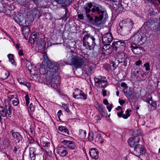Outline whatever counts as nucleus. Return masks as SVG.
<instances>
[{"label": "nucleus", "instance_id": "obj_1", "mask_svg": "<svg viewBox=\"0 0 160 160\" xmlns=\"http://www.w3.org/2000/svg\"><path fill=\"white\" fill-rule=\"evenodd\" d=\"M43 60L39 67V71L41 74L45 76V83L56 89L60 86L57 80L59 68L57 65V63L52 62L49 59L46 53H43Z\"/></svg>", "mask_w": 160, "mask_h": 160}, {"label": "nucleus", "instance_id": "obj_2", "mask_svg": "<svg viewBox=\"0 0 160 160\" xmlns=\"http://www.w3.org/2000/svg\"><path fill=\"white\" fill-rule=\"evenodd\" d=\"M86 59L83 58L72 54L66 62L67 64L72 65L75 68H83L86 63Z\"/></svg>", "mask_w": 160, "mask_h": 160}, {"label": "nucleus", "instance_id": "obj_3", "mask_svg": "<svg viewBox=\"0 0 160 160\" xmlns=\"http://www.w3.org/2000/svg\"><path fill=\"white\" fill-rule=\"evenodd\" d=\"M92 12H95L99 14V16H95L94 22L96 25L98 26L100 24L103 18L106 19L108 18V14L106 11L102 6L98 5L93 7L92 10Z\"/></svg>", "mask_w": 160, "mask_h": 160}, {"label": "nucleus", "instance_id": "obj_4", "mask_svg": "<svg viewBox=\"0 0 160 160\" xmlns=\"http://www.w3.org/2000/svg\"><path fill=\"white\" fill-rule=\"evenodd\" d=\"M140 138L139 135L134 136L129 138L128 140V144L131 147L134 148V154L139 157L140 153Z\"/></svg>", "mask_w": 160, "mask_h": 160}, {"label": "nucleus", "instance_id": "obj_5", "mask_svg": "<svg viewBox=\"0 0 160 160\" xmlns=\"http://www.w3.org/2000/svg\"><path fill=\"white\" fill-rule=\"evenodd\" d=\"M113 37L111 32H108L105 34L102 37V41L104 44L103 48V51H108L107 52L108 53L111 52V49L110 43L113 40Z\"/></svg>", "mask_w": 160, "mask_h": 160}, {"label": "nucleus", "instance_id": "obj_6", "mask_svg": "<svg viewBox=\"0 0 160 160\" xmlns=\"http://www.w3.org/2000/svg\"><path fill=\"white\" fill-rule=\"evenodd\" d=\"M95 39L93 37L89 35H85L83 38V46L88 50L92 49L96 45Z\"/></svg>", "mask_w": 160, "mask_h": 160}, {"label": "nucleus", "instance_id": "obj_7", "mask_svg": "<svg viewBox=\"0 0 160 160\" xmlns=\"http://www.w3.org/2000/svg\"><path fill=\"white\" fill-rule=\"evenodd\" d=\"M5 107L3 106H0V113L2 116L4 117H6L7 114L8 116L11 114V105L10 104V102L8 100L5 101Z\"/></svg>", "mask_w": 160, "mask_h": 160}, {"label": "nucleus", "instance_id": "obj_8", "mask_svg": "<svg viewBox=\"0 0 160 160\" xmlns=\"http://www.w3.org/2000/svg\"><path fill=\"white\" fill-rule=\"evenodd\" d=\"M95 85L99 88H105L107 84V82L105 77L99 76L94 79Z\"/></svg>", "mask_w": 160, "mask_h": 160}, {"label": "nucleus", "instance_id": "obj_9", "mask_svg": "<svg viewBox=\"0 0 160 160\" xmlns=\"http://www.w3.org/2000/svg\"><path fill=\"white\" fill-rule=\"evenodd\" d=\"M125 43L122 40H120L114 42L112 43V47L113 49L117 51H120V50L125 51Z\"/></svg>", "mask_w": 160, "mask_h": 160}, {"label": "nucleus", "instance_id": "obj_10", "mask_svg": "<svg viewBox=\"0 0 160 160\" xmlns=\"http://www.w3.org/2000/svg\"><path fill=\"white\" fill-rule=\"evenodd\" d=\"M73 96L74 98L86 100L87 99V95L82 90L78 88L73 90Z\"/></svg>", "mask_w": 160, "mask_h": 160}, {"label": "nucleus", "instance_id": "obj_11", "mask_svg": "<svg viewBox=\"0 0 160 160\" xmlns=\"http://www.w3.org/2000/svg\"><path fill=\"white\" fill-rule=\"evenodd\" d=\"M115 57L116 59H117L119 63H121L127 57L124 51L122 50H120V51H117Z\"/></svg>", "mask_w": 160, "mask_h": 160}, {"label": "nucleus", "instance_id": "obj_12", "mask_svg": "<svg viewBox=\"0 0 160 160\" xmlns=\"http://www.w3.org/2000/svg\"><path fill=\"white\" fill-rule=\"evenodd\" d=\"M93 69L92 63L86 64V63L82 68V70L83 72H85L86 74L88 75L93 72Z\"/></svg>", "mask_w": 160, "mask_h": 160}, {"label": "nucleus", "instance_id": "obj_13", "mask_svg": "<svg viewBox=\"0 0 160 160\" xmlns=\"http://www.w3.org/2000/svg\"><path fill=\"white\" fill-rule=\"evenodd\" d=\"M61 143L66 145L69 148L71 149H74L76 147V145L74 142L63 140L61 142Z\"/></svg>", "mask_w": 160, "mask_h": 160}, {"label": "nucleus", "instance_id": "obj_14", "mask_svg": "<svg viewBox=\"0 0 160 160\" xmlns=\"http://www.w3.org/2000/svg\"><path fill=\"white\" fill-rule=\"evenodd\" d=\"M31 14L28 13L26 16V18H27V21H32L34 20V18L39 14V11L37 10H33L31 11Z\"/></svg>", "mask_w": 160, "mask_h": 160}, {"label": "nucleus", "instance_id": "obj_15", "mask_svg": "<svg viewBox=\"0 0 160 160\" xmlns=\"http://www.w3.org/2000/svg\"><path fill=\"white\" fill-rule=\"evenodd\" d=\"M90 156L93 158L96 159L98 157L99 152L98 150L95 148H92L89 150Z\"/></svg>", "mask_w": 160, "mask_h": 160}, {"label": "nucleus", "instance_id": "obj_16", "mask_svg": "<svg viewBox=\"0 0 160 160\" xmlns=\"http://www.w3.org/2000/svg\"><path fill=\"white\" fill-rule=\"evenodd\" d=\"M133 25V23L132 20L128 19L127 24L124 25L123 27V30H125L128 31H130L132 29Z\"/></svg>", "mask_w": 160, "mask_h": 160}, {"label": "nucleus", "instance_id": "obj_17", "mask_svg": "<svg viewBox=\"0 0 160 160\" xmlns=\"http://www.w3.org/2000/svg\"><path fill=\"white\" fill-rule=\"evenodd\" d=\"M123 92L125 95L129 98L132 96L133 94V92L130 87L124 88Z\"/></svg>", "mask_w": 160, "mask_h": 160}, {"label": "nucleus", "instance_id": "obj_18", "mask_svg": "<svg viewBox=\"0 0 160 160\" xmlns=\"http://www.w3.org/2000/svg\"><path fill=\"white\" fill-rule=\"evenodd\" d=\"M57 152L60 156L62 157L66 156L68 154V152L66 150L62 147H60L58 148Z\"/></svg>", "mask_w": 160, "mask_h": 160}, {"label": "nucleus", "instance_id": "obj_19", "mask_svg": "<svg viewBox=\"0 0 160 160\" xmlns=\"http://www.w3.org/2000/svg\"><path fill=\"white\" fill-rule=\"evenodd\" d=\"M36 148L33 147H31L29 149V156L32 160H35L36 158L35 152Z\"/></svg>", "mask_w": 160, "mask_h": 160}, {"label": "nucleus", "instance_id": "obj_20", "mask_svg": "<svg viewBox=\"0 0 160 160\" xmlns=\"http://www.w3.org/2000/svg\"><path fill=\"white\" fill-rule=\"evenodd\" d=\"M11 133L15 140L17 141L18 142H19L22 139V137L19 133L14 132L12 131H11Z\"/></svg>", "mask_w": 160, "mask_h": 160}, {"label": "nucleus", "instance_id": "obj_21", "mask_svg": "<svg viewBox=\"0 0 160 160\" xmlns=\"http://www.w3.org/2000/svg\"><path fill=\"white\" fill-rule=\"evenodd\" d=\"M58 130L63 133L69 134V132L67 128L65 126H59L58 127Z\"/></svg>", "mask_w": 160, "mask_h": 160}, {"label": "nucleus", "instance_id": "obj_22", "mask_svg": "<svg viewBox=\"0 0 160 160\" xmlns=\"http://www.w3.org/2000/svg\"><path fill=\"white\" fill-rule=\"evenodd\" d=\"M96 142H98L100 143H103L104 142V140L102 137L101 134H97L96 137L94 139Z\"/></svg>", "mask_w": 160, "mask_h": 160}, {"label": "nucleus", "instance_id": "obj_23", "mask_svg": "<svg viewBox=\"0 0 160 160\" xmlns=\"http://www.w3.org/2000/svg\"><path fill=\"white\" fill-rule=\"evenodd\" d=\"M92 5L91 3H88L84 6L86 13H89L91 11V8L92 7Z\"/></svg>", "mask_w": 160, "mask_h": 160}, {"label": "nucleus", "instance_id": "obj_24", "mask_svg": "<svg viewBox=\"0 0 160 160\" xmlns=\"http://www.w3.org/2000/svg\"><path fill=\"white\" fill-rule=\"evenodd\" d=\"M142 99L144 101L149 104H151V102L152 100L151 96L149 94L147 95L145 97H142Z\"/></svg>", "mask_w": 160, "mask_h": 160}, {"label": "nucleus", "instance_id": "obj_25", "mask_svg": "<svg viewBox=\"0 0 160 160\" xmlns=\"http://www.w3.org/2000/svg\"><path fill=\"white\" fill-rule=\"evenodd\" d=\"M7 56L9 59V62H10L11 64L15 65L16 63L15 61L14 55L12 54H9Z\"/></svg>", "mask_w": 160, "mask_h": 160}, {"label": "nucleus", "instance_id": "obj_26", "mask_svg": "<svg viewBox=\"0 0 160 160\" xmlns=\"http://www.w3.org/2000/svg\"><path fill=\"white\" fill-rule=\"evenodd\" d=\"M35 66L34 65H32L31 64H29L28 66H27V68L28 71H29L30 73L31 74L34 75L36 74L35 72H33L35 71L33 68L35 67Z\"/></svg>", "mask_w": 160, "mask_h": 160}, {"label": "nucleus", "instance_id": "obj_27", "mask_svg": "<svg viewBox=\"0 0 160 160\" xmlns=\"http://www.w3.org/2000/svg\"><path fill=\"white\" fill-rule=\"evenodd\" d=\"M132 50L135 54H139L140 53V48L132 46Z\"/></svg>", "mask_w": 160, "mask_h": 160}, {"label": "nucleus", "instance_id": "obj_28", "mask_svg": "<svg viewBox=\"0 0 160 160\" xmlns=\"http://www.w3.org/2000/svg\"><path fill=\"white\" fill-rule=\"evenodd\" d=\"M86 132L82 129H80L79 130V135L80 137L81 138L83 139L85 138L86 136Z\"/></svg>", "mask_w": 160, "mask_h": 160}, {"label": "nucleus", "instance_id": "obj_29", "mask_svg": "<svg viewBox=\"0 0 160 160\" xmlns=\"http://www.w3.org/2000/svg\"><path fill=\"white\" fill-rule=\"evenodd\" d=\"M38 37L37 34L36 32L32 33L30 36V40H32L33 42H35L36 41Z\"/></svg>", "mask_w": 160, "mask_h": 160}, {"label": "nucleus", "instance_id": "obj_30", "mask_svg": "<svg viewBox=\"0 0 160 160\" xmlns=\"http://www.w3.org/2000/svg\"><path fill=\"white\" fill-rule=\"evenodd\" d=\"M131 111L130 110L127 109L125 112V113L122 115V117L124 119L127 118L130 116Z\"/></svg>", "mask_w": 160, "mask_h": 160}, {"label": "nucleus", "instance_id": "obj_31", "mask_svg": "<svg viewBox=\"0 0 160 160\" xmlns=\"http://www.w3.org/2000/svg\"><path fill=\"white\" fill-rule=\"evenodd\" d=\"M9 75V73L7 71H5L2 74L1 78L2 80H5L8 78Z\"/></svg>", "mask_w": 160, "mask_h": 160}, {"label": "nucleus", "instance_id": "obj_32", "mask_svg": "<svg viewBox=\"0 0 160 160\" xmlns=\"http://www.w3.org/2000/svg\"><path fill=\"white\" fill-rule=\"evenodd\" d=\"M128 20H123L120 22L119 24V26L121 29L123 30V27H124V25L127 24Z\"/></svg>", "mask_w": 160, "mask_h": 160}, {"label": "nucleus", "instance_id": "obj_33", "mask_svg": "<svg viewBox=\"0 0 160 160\" xmlns=\"http://www.w3.org/2000/svg\"><path fill=\"white\" fill-rule=\"evenodd\" d=\"M96 107L99 112H104L105 108H103V106L102 104H98L96 105Z\"/></svg>", "mask_w": 160, "mask_h": 160}, {"label": "nucleus", "instance_id": "obj_34", "mask_svg": "<svg viewBox=\"0 0 160 160\" xmlns=\"http://www.w3.org/2000/svg\"><path fill=\"white\" fill-rule=\"evenodd\" d=\"M133 38L134 39L135 43L138 44L140 42V38L138 34L135 35L133 37Z\"/></svg>", "mask_w": 160, "mask_h": 160}, {"label": "nucleus", "instance_id": "obj_35", "mask_svg": "<svg viewBox=\"0 0 160 160\" xmlns=\"http://www.w3.org/2000/svg\"><path fill=\"white\" fill-rule=\"evenodd\" d=\"M25 99L26 105L28 106L30 102V98L28 94H27L25 96Z\"/></svg>", "mask_w": 160, "mask_h": 160}, {"label": "nucleus", "instance_id": "obj_36", "mask_svg": "<svg viewBox=\"0 0 160 160\" xmlns=\"http://www.w3.org/2000/svg\"><path fill=\"white\" fill-rule=\"evenodd\" d=\"M28 110L31 112H33L35 111V106L32 103H31L28 107Z\"/></svg>", "mask_w": 160, "mask_h": 160}, {"label": "nucleus", "instance_id": "obj_37", "mask_svg": "<svg viewBox=\"0 0 160 160\" xmlns=\"http://www.w3.org/2000/svg\"><path fill=\"white\" fill-rule=\"evenodd\" d=\"M75 44L76 43L74 41H70L68 42V48H70L71 47H73L74 46Z\"/></svg>", "mask_w": 160, "mask_h": 160}, {"label": "nucleus", "instance_id": "obj_38", "mask_svg": "<svg viewBox=\"0 0 160 160\" xmlns=\"http://www.w3.org/2000/svg\"><path fill=\"white\" fill-rule=\"evenodd\" d=\"M94 135L92 132H90L88 134V139L90 141H92L94 140Z\"/></svg>", "mask_w": 160, "mask_h": 160}, {"label": "nucleus", "instance_id": "obj_39", "mask_svg": "<svg viewBox=\"0 0 160 160\" xmlns=\"http://www.w3.org/2000/svg\"><path fill=\"white\" fill-rule=\"evenodd\" d=\"M12 104L14 106H17L19 103L18 99V98H16L15 99L12 101Z\"/></svg>", "mask_w": 160, "mask_h": 160}, {"label": "nucleus", "instance_id": "obj_40", "mask_svg": "<svg viewBox=\"0 0 160 160\" xmlns=\"http://www.w3.org/2000/svg\"><path fill=\"white\" fill-rule=\"evenodd\" d=\"M144 67L145 68V70L146 71H149L150 70V65L148 62H146L144 64Z\"/></svg>", "mask_w": 160, "mask_h": 160}, {"label": "nucleus", "instance_id": "obj_41", "mask_svg": "<svg viewBox=\"0 0 160 160\" xmlns=\"http://www.w3.org/2000/svg\"><path fill=\"white\" fill-rule=\"evenodd\" d=\"M62 107L64 108L65 110L67 112H69V109L68 108V105L65 103H62Z\"/></svg>", "mask_w": 160, "mask_h": 160}, {"label": "nucleus", "instance_id": "obj_42", "mask_svg": "<svg viewBox=\"0 0 160 160\" xmlns=\"http://www.w3.org/2000/svg\"><path fill=\"white\" fill-rule=\"evenodd\" d=\"M42 146L46 148H48L50 146V143L48 142H43L42 143Z\"/></svg>", "mask_w": 160, "mask_h": 160}, {"label": "nucleus", "instance_id": "obj_43", "mask_svg": "<svg viewBox=\"0 0 160 160\" xmlns=\"http://www.w3.org/2000/svg\"><path fill=\"white\" fill-rule=\"evenodd\" d=\"M149 104L153 107V108H155L157 107V104L156 102L152 101V100L151 102V104Z\"/></svg>", "mask_w": 160, "mask_h": 160}, {"label": "nucleus", "instance_id": "obj_44", "mask_svg": "<svg viewBox=\"0 0 160 160\" xmlns=\"http://www.w3.org/2000/svg\"><path fill=\"white\" fill-rule=\"evenodd\" d=\"M87 16L88 20H89L90 22H92L93 21V18L92 17H91L90 14H87Z\"/></svg>", "mask_w": 160, "mask_h": 160}, {"label": "nucleus", "instance_id": "obj_45", "mask_svg": "<svg viewBox=\"0 0 160 160\" xmlns=\"http://www.w3.org/2000/svg\"><path fill=\"white\" fill-rule=\"evenodd\" d=\"M145 152V149L142 147H141V154H144Z\"/></svg>", "mask_w": 160, "mask_h": 160}, {"label": "nucleus", "instance_id": "obj_46", "mask_svg": "<svg viewBox=\"0 0 160 160\" xmlns=\"http://www.w3.org/2000/svg\"><path fill=\"white\" fill-rule=\"evenodd\" d=\"M18 82L21 85H23V84H24V81L22 79H20V78H18L17 79Z\"/></svg>", "mask_w": 160, "mask_h": 160}, {"label": "nucleus", "instance_id": "obj_47", "mask_svg": "<svg viewBox=\"0 0 160 160\" xmlns=\"http://www.w3.org/2000/svg\"><path fill=\"white\" fill-rule=\"evenodd\" d=\"M112 106V104L110 105L109 106H107V108L109 112H110L111 111Z\"/></svg>", "mask_w": 160, "mask_h": 160}, {"label": "nucleus", "instance_id": "obj_48", "mask_svg": "<svg viewBox=\"0 0 160 160\" xmlns=\"http://www.w3.org/2000/svg\"><path fill=\"white\" fill-rule=\"evenodd\" d=\"M123 112L122 111V110H121L120 112L118 113L117 115L119 117H122V115H123Z\"/></svg>", "mask_w": 160, "mask_h": 160}, {"label": "nucleus", "instance_id": "obj_49", "mask_svg": "<svg viewBox=\"0 0 160 160\" xmlns=\"http://www.w3.org/2000/svg\"><path fill=\"white\" fill-rule=\"evenodd\" d=\"M121 86L123 87L124 88L128 87L127 84L125 82H122L121 84Z\"/></svg>", "mask_w": 160, "mask_h": 160}, {"label": "nucleus", "instance_id": "obj_50", "mask_svg": "<svg viewBox=\"0 0 160 160\" xmlns=\"http://www.w3.org/2000/svg\"><path fill=\"white\" fill-rule=\"evenodd\" d=\"M107 92L105 90H103L102 91V93L104 97H105L107 96Z\"/></svg>", "mask_w": 160, "mask_h": 160}, {"label": "nucleus", "instance_id": "obj_51", "mask_svg": "<svg viewBox=\"0 0 160 160\" xmlns=\"http://www.w3.org/2000/svg\"><path fill=\"white\" fill-rule=\"evenodd\" d=\"M119 102L121 105H122L125 103V101L123 100H119Z\"/></svg>", "mask_w": 160, "mask_h": 160}, {"label": "nucleus", "instance_id": "obj_52", "mask_svg": "<svg viewBox=\"0 0 160 160\" xmlns=\"http://www.w3.org/2000/svg\"><path fill=\"white\" fill-rule=\"evenodd\" d=\"M78 18L81 20H82L83 18V16L82 14H79L78 15Z\"/></svg>", "mask_w": 160, "mask_h": 160}, {"label": "nucleus", "instance_id": "obj_53", "mask_svg": "<svg viewBox=\"0 0 160 160\" xmlns=\"http://www.w3.org/2000/svg\"><path fill=\"white\" fill-rule=\"evenodd\" d=\"M18 54L20 56H22L23 55L22 51L21 50H19L18 51Z\"/></svg>", "mask_w": 160, "mask_h": 160}, {"label": "nucleus", "instance_id": "obj_54", "mask_svg": "<svg viewBox=\"0 0 160 160\" xmlns=\"http://www.w3.org/2000/svg\"><path fill=\"white\" fill-rule=\"evenodd\" d=\"M64 0H56V2L58 4H61L63 2Z\"/></svg>", "mask_w": 160, "mask_h": 160}, {"label": "nucleus", "instance_id": "obj_55", "mask_svg": "<svg viewBox=\"0 0 160 160\" xmlns=\"http://www.w3.org/2000/svg\"><path fill=\"white\" fill-rule=\"evenodd\" d=\"M103 103L105 105H108L109 104L108 101L107 99H104L103 101Z\"/></svg>", "mask_w": 160, "mask_h": 160}, {"label": "nucleus", "instance_id": "obj_56", "mask_svg": "<svg viewBox=\"0 0 160 160\" xmlns=\"http://www.w3.org/2000/svg\"><path fill=\"white\" fill-rule=\"evenodd\" d=\"M62 114V112L61 110H59L58 111L57 113V115L59 118L60 116Z\"/></svg>", "mask_w": 160, "mask_h": 160}, {"label": "nucleus", "instance_id": "obj_57", "mask_svg": "<svg viewBox=\"0 0 160 160\" xmlns=\"http://www.w3.org/2000/svg\"><path fill=\"white\" fill-rule=\"evenodd\" d=\"M135 109L136 111V112L138 114H139V113L137 111L139 109V107H135Z\"/></svg>", "mask_w": 160, "mask_h": 160}, {"label": "nucleus", "instance_id": "obj_58", "mask_svg": "<svg viewBox=\"0 0 160 160\" xmlns=\"http://www.w3.org/2000/svg\"><path fill=\"white\" fill-rule=\"evenodd\" d=\"M136 64L137 66H139L140 65V60H138V61L136 62Z\"/></svg>", "mask_w": 160, "mask_h": 160}, {"label": "nucleus", "instance_id": "obj_59", "mask_svg": "<svg viewBox=\"0 0 160 160\" xmlns=\"http://www.w3.org/2000/svg\"><path fill=\"white\" fill-rule=\"evenodd\" d=\"M25 28L26 29H27V32H29L30 31V29L28 27H25Z\"/></svg>", "mask_w": 160, "mask_h": 160}, {"label": "nucleus", "instance_id": "obj_60", "mask_svg": "<svg viewBox=\"0 0 160 160\" xmlns=\"http://www.w3.org/2000/svg\"><path fill=\"white\" fill-rule=\"evenodd\" d=\"M116 110H122V108L121 106H118Z\"/></svg>", "mask_w": 160, "mask_h": 160}, {"label": "nucleus", "instance_id": "obj_61", "mask_svg": "<svg viewBox=\"0 0 160 160\" xmlns=\"http://www.w3.org/2000/svg\"><path fill=\"white\" fill-rule=\"evenodd\" d=\"M16 48L18 49L19 48V46L18 44H16L15 45Z\"/></svg>", "mask_w": 160, "mask_h": 160}, {"label": "nucleus", "instance_id": "obj_62", "mask_svg": "<svg viewBox=\"0 0 160 160\" xmlns=\"http://www.w3.org/2000/svg\"><path fill=\"white\" fill-rule=\"evenodd\" d=\"M10 98H14V95H10L9 96Z\"/></svg>", "mask_w": 160, "mask_h": 160}, {"label": "nucleus", "instance_id": "obj_63", "mask_svg": "<svg viewBox=\"0 0 160 160\" xmlns=\"http://www.w3.org/2000/svg\"><path fill=\"white\" fill-rule=\"evenodd\" d=\"M119 92L118 91H117L116 92V95L117 96H118L119 95Z\"/></svg>", "mask_w": 160, "mask_h": 160}, {"label": "nucleus", "instance_id": "obj_64", "mask_svg": "<svg viewBox=\"0 0 160 160\" xmlns=\"http://www.w3.org/2000/svg\"><path fill=\"white\" fill-rule=\"evenodd\" d=\"M23 85L25 86H26L28 88H29V87L28 86H27V84L26 83H25L24 82V84H23Z\"/></svg>", "mask_w": 160, "mask_h": 160}]
</instances>
